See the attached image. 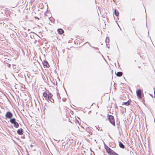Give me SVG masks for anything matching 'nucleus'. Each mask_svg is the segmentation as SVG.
I'll list each match as a JSON object with an SVG mask.
<instances>
[{
    "instance_id": "15",
    "label": "nucleus",
    "mask_w": 155,
    "mask_h": 155,
    "mask_svg": "<svg viewBox=\"0 0 155 155\" xmlns=\"http://www.w3.org/2000/svg\"><path fill=\"white\" fill-rule=\"evenodd\" d=\"M50 101L52 103H53L54 102V100L53 99H51Z\"/></svg>"
},
{
    "instance_id": "12",
    "label": "nucleus",
    "mask_w": 155,
    "mask_h": 155,
    "mask_svg": "<svg viewBox=\"0 0 155 155\" xmlns=\"http://www.w3.org/2000/svg\"><path fill=\"white\" fill-rule=\"evenodd\" d=\"M114 14L116 16H117L119 14V13L117 10L115 9L114 10Z\"/></svg>"
},
{
    "instance_id": "19",
    "label": "nucleus",
    "mask_w": 155,
    "mask_h": 155,
    "mask_svg": "<svg viewBox=\"0 0 155 155\" xmlns=\"http://www.w3.org/2000/svg\"><path fill=\"white\" fill-rule=\"evenodd\" d=\"M154 94H155V88H154Z\"/></svg>"
},
{
    "instance_id": "11",
    "label": "nucleus",
    "mask_w": 155,
    "mask_h": 155,
    "mask_svg": "<svg viewBox=\"0 0 155 155\" xmlns=\"http://www.w3.org/2000/svg\"><path fill=\"white\" fill-rule=\"evenodd\" d=\"M122 75V73L121 72H118L117 73V75L118 77L121 76Z\"/></svg>"
},
{
    "instance_id": "8",
    "label": "nucleus",
    "mask_w": 155,
    "mask_h": 155,
    "mask_svg": "<svg viewBox=\"0 0 155 155\" xmlns=\"http://www.w3.org/2000/svg\"><path fill=\"white\" fill-rule=\"evenodd\" d=\"M57 31L58 33L60 34H63L64 32L63 30L61 28L58 29Z\"/></svg>"
},
{
    "instance_id": "7",
    "label": "nucleus",
    "mask_w": 155,
    "mask_h": 155,
    "mask_svg": "<svg viewBox=\"0 0 155 155\" xmlns=\"http://www.w3.org/2000/svg\"><path fill=\"white\" fill-rule=\"evenodd\" d=\"M43 65L47 68H48L49 67V65L48 62L46 61H44L43 63Z\"/></svg>"
},
{
    "instance_id": "1",
    "label": "nucleus",
    "mask_w": 155,
    "mask_h": 155,
    "mask_svg": "<svg viewBox=\"0 0 155 155\" xmlns=\"http://www.w3.org/2000/svg\"><path fill=\"white\" fill-rule=\"evenodd\" d=\"M105 148L106 152L110 155H118L108 146L105 145Z\"/></svg>"
},
{
    "instance_id": "9",
    "label": "nucleus",
    "mask_w": 155,
    "mask_h": 155,
    "mask_svg": "<svg viewBox=\"0 0 155 155\" xmlns=\"http://www.w3.org/2000/svg\"><path fill=\"white\" fill-rule=\"evenodd\" d=\"M52 94H51V93H49L48 94V96H47V99L49 100H50V99H51V98L52 97Z\"/></svg>"
},
{
    "instance_id": "5",
    "label": "nucleus",
    "mask_w": 155,
    "mask_h": 155,
    "mask_svg": "<svg viewBox=\"0 0 155 155\" xmlns=\"http://www.w3.org/2000/svg\"><path fill=\"white\" fill-rule=\"evenodd\" d=\"M137 96L140 98H141V91L140 90H138L137 92Z\"/></svg>"
},
{
    "instance_id": "4",
    "label": "nucleus",
    "mask_w": 155,
    "mask_h": 155,
    "mask_svg": "<svg viewBox=\"0 0 155 155\" xmlns=\"http://www.w3.org/2000/svg\"><path fill=\"white\" fill-rule=\"evenodd\" d=\"M5 116L7 118H8L12 119V118L13 116L12 114L10 112H8L6 113Z\"/></svg>"
},
{
    "instance_id": "13",
    "label": "nucleus",
    "mask_w": 155,
    "mask_h": 155,
    "mask_svg": "<svg viewBox=\"0 0 155 155\" xmlns=\"http://www.w3.org/2000/svg\"><path fill=\"white\" fill-rule=\"evenodd\" d=\"M119 146L120 147L124 148V146L123 145L122 143H121L119 142Z\"/></svg>"
},
{
    "instance_id": "3",
    "label": "nucleus",
    "mask_w": 155,
    "mask_h": 155,
    "mask_svg": "<svg viewBox=\"0 0 155 155\" xmlns=\"http://www.w3.org/2000/svg\"><path fill=\"white\" fill-rule=\"evenodd\" d=\"M109 120L110 122L113 125H115L114 118L113 116L111 115L109 116Z\"/></svg>"
},
{
    "instance_id": "2",
    "label": "nucleus",
    "mask_w": 155,
    "mask_h": 155,
    "mask_svg": "<svg viewBox=\"0 0 155 155\" xmlns=\"http://www.w3.org/2000/svg\"><path fill=\"white\" fill-rule=\"evenodd\" d=\"M10 122L14 124V125L15 127L16 128H18L19 127V124L18 122L15 121V119L13 118L11 119L10 120Z\"/></svg>"
},
{
    "instance_id": "10",
    "label": "nucleus",
    "mask_w": 155,
    "mask_h": 155,
    "mask_svg": "<svg viewBox=\"0 0 155 155\" xmlns=\"http://www.w3.org/2000/svg\"><path fill=\"white\" fill-rule=\"evenodd\" d=\"M43 95L44 97H45L46 99H47V96L48 94L46 92H44L43 93Z\"/></svg>"
},
{
    "instance_id": "14",
    "label": "nucleus",
    "mask_w": 155,
    "mask_h": 155,
    "mask_svg": "<svg viewBox=\"0 0 155 155\" xmlns=\"http://www.w3.org/2000/svg\"><path fill=\"white\" fill-rule=\"evenodd\" d=\"M129 104V103L128 102H126L123 103L122 105H128Z\"/></svg>"
},
{
    "instance_id": "16",
    "label": "nucleus",
    "mask_w": 155,
    "mask_h": 155,
    "mask_svg": "<svg viewBox=\"0 0 155 155\" xmlns=\"http://www.w3.org/2000/svg\"><path fill=\"white\" fill-rule=\"evenodd\" d=\"M7 66L8 67H10L11 66V65L9 64H7Z\"/></svg>"
},
{
    "instance_id": "6",
    "label": "nucleus",
    "mask_w": 155,
    "mask_h": 155,
    "mask_svg": "<svg viewBox=\"0 0 155 155\" xmlns=\"http://www.w3.org/2000/svg\"><path fill=\"white\" fill-rule=\"evenodd\" d=\"M23 130L22 129H18L17 131L18 134L19 135H22L23 133Z\"/></svg>"
},
{
    "instance_id": "18",
    "label": "nucleus",
    "mask_w": 155,
    "mask_h": 155,
    "mask_svg": "<svg viewBox=\"0 0 155 155\" xmlns=\"http://www.w3.org/2000/svg\"><path fill=\"white\" fill-rule=\"evenodd\" d=\"M30 146L31 147H33V145H31Z\"/></svg>"
},
{
    "instance_id": "17",
    "label": "nucleus",
    "mask_w": 155,
    "mask_h": 155,
    "mask_svg": "<svg viewBox=\"0 0 155 155\" xmlns=\"http://www.w3.org/2000/svg\"><path fill=\"white\" fill-rule=\"evenodd\" d=\"M30 37H31V38H34V36H33V35H31L30 36Z\"/></svg>"
}]
</instances>
